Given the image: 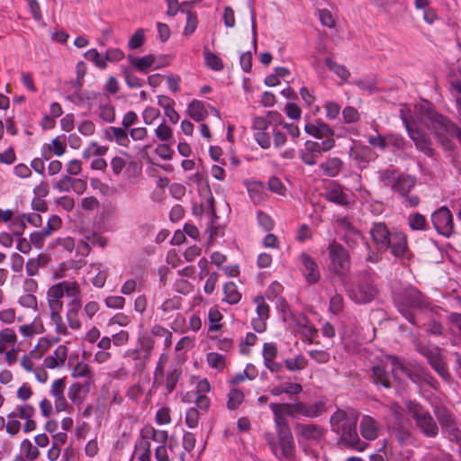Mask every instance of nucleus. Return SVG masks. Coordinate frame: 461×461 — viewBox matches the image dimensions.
<instances>
[{
  "label": "nucleus",
  "instance_id": "nucleus-33",
  "mask_svg": "<svg viewBox=\"0 0 461 461\" xmlns=\"http://www.w3.org/2000/svg\"><path fill=\"white\" fill-rule=\"evenodd\" d=\"M49 258L45 255H38L35 258L29 259L25 264L26 273L29 276H34L38 274L39 267H45Z\"/></svg>",
  "mask_w": 461,
  "mask_h": 461
},
{
  "label": "nucleus",
  "instance_id": "nucleus-3",
  "mask_svg": "<svg viewBox=\"0 0 461 461\" xmlns=\"http://www.w3.org/2000/svg\"><path fill=\"white\" fill-rule=\"evenodd\" d=\"M393 302L402 315L411 324L417 325L413 309H425L429 303L425 296L415 287L407 286L393 291Z\"/></svg>",
  "mask_w": 461,
  "mask_h": 461
},
{
  "label": "nucleus",
  "instance_id": "nucleus-25",
  "mask_svg": "<svg viewBox=\"0 0 461 461\" xmlns=\"http://www.w3.org/2000/svg\"><path fill=\"white\" fill-rule=\"evenodd\" d=\"M104 137L109 141H115L118 145L127 147L130 143L128 133L124 128L108 127L104 130Z\"/></svg>",
  "mask_w": 461,
  "mask_h": 461
},
{
  "label": "nucleus",
  "instance_id": "nucleus-46",
  "mask_svg": "<svg viewBox=\"0 0 461 461\" xmlns=\"http://www.w3.org/2000/svg\"><path fill=\"white\" fill-rule=\"evenodd\" d=\"M75 295L74 296H68L70 298V302L67 304L68 311L67 312L70 313H77L78 314L82 303H81V298H80V286L77 283L75 285Z\"/></svg>",
  "mask_w": 461,
  "mask_h": 461
},
{
  "label": "nucleus",
  "instance_id": "nucleus-64",
  "mask_svg": "<svg viewBox=\"0 0 461 461\" xmlns=\"http://www.w3.org/2000/svg\"><path fill=\"white\" fill-rule=\"evenodd\" d=\"M145 41V34L143 29H138L135 33L131 37L128 41V47L131 50H136L142 46Z\"/></svg>",
  "mask_w": 461,
  "mask_h": 461
},
{
  "label": "nucleus",
  "instance_id": "nucleus-44",
  "mask_svg": "<svg viewBox=\"0 0 461 461\" xmlns=\"http://www.w3.org/2000/svg\"><path fill=\"white\" fill-rule=\"evenodd\" d=\"M206 360L210 367L221 372L226 366V359L223 355L216 352H210L206 356Z\"/></svg>",
  "mask_w": 461,
  "mask_h": 461
},
{
  "label": "nucleus",
  "instance_id": "nucleus-19",
  "mask_svg": "<svg viewBox=\"0 0 461 461\" xmlns=\"http://www.w3.org/2000/svg\"><path fill=\"white\" fill-rule=\"evenodd\" d=\"M285 403L271 402L269 407L274 415V424L276 433L291 431L288 420L285 418L286 411L284 409Z\"/></svg>",
  "mask_w": 461,
  "mask_h": 461
},
{
  "label": "nucleus",
  "instance_id": "nucleus-2",
  "mask_svg": "<svg viewBox=\"0 0 461 461\" xmlns=\"http://www.w3.org/2000/svg\"><path fill=\"white\" fill-rule=\"evenodd\" d=\"M380 180L384 186L390 187L394 194L402 198V203L406 208L416 207L420 204V197L410 194L417 184L415 176L398 173L396 169L387 168L381 171Z\"/></svg>",
  "mask_w": 461,
  "mask_h": 461
},
{
  "label": "nucleus",
  "instance_id": "nucleus-38",
  "mask_svg": "<svg viewBox=\"0 0 461 461\" xmlns=\"http://www.w3.org/2000/svg\"><path fill=\"white\" fill-rule=\"evenodd\" d=\"M284 362L285 368L291 372L301 371L308 365L307 359L302 354L295 356L294 358H286Z\"/></svg>",
  "mask_w": 461,
  "mask_h": 461
},
{
  "label": "nucleus",
  "instance_id": "nucleus-16",
  "mask_svg": "<svg viewBox=\"0 0 461 461\" xmlns=\"http://www.w3.org/2000/svg\"><path fill=\"white\" fill-rule=\"evenodd\" d=\"M281 458L293 461L296 457V447L291 431L276 433Z\"/></svg>",
  "mask_w": 461,
  "mask_h": 461
},
{
  "label": "nucleus",
  "instance_id": "nucleus-57",
  "mask_svg": "<svg viewBox=\"0 0 461 461\" xmlns=\"http://www.w3.org/2000/svg\"><path fill=\"white\" fill-rule=\"evenodd\" d=\"M66 388L65 378H59L52 382L50 386V393L53 399L60 398L64 395Z\"/></svg>",
  "mask_w": 461,
  "mask_h": 461
},
{
  "label": "nucleus",
  "instance_id": "nucleus-50",
  "mask_svg": "<svg viewBox=\"0 0 461 461\" xmlns=\"http://www.w3.org/2000/svg\"><path fill=\"white\" fill-rule=\"evenodd\" d=\"M284 292V286L277 281L272 282L265 292V298L275 302L281 298Z\"/></svg>",
  "mask_w": 461,
  "mask_h": 461
},
{
  "label": "nucleus",
  "instance_id": "nucleus-48",
  "mask_svg": "<svg viewBox=\"0 0 461 461\" xmlns=\"http://www.w3.org/2000/svg\"><path fill=\"white\" fill-rule=\"evenodd\" d=\"M122 74L124 77L125 83L130 88H140L144 85V80L137 77L129 68H122Z\"/></svg>",
  "mask_w": 461,
  "mask_h": 461
},
{
  "label": "nucleus",
  "instance_id": "nucleus-26",
  "mask_svg": "<svg viewBox=\"0 0 461 461\" xmlns=\"http://www.w3.org/2000/svg\"><path fill=\"white\" fill-rule=\"evenodd\" d=\"M130 64L139 72L147 74L151 68H153L156 61V58L152 54L143 56L141 58H136L131 55L128 56Z\"/></svg>",
  "mask_w": 461,
  "mask_h": 461
},
{
  "label": "nucleus",
  "instance_id": "nucleus-41",
  "mask_svg": "<svg viewBox=\"0 0 461 461\" xmlns=\"http://www.w3.org/2000/svg\"><path fill=\"white\" fill-rule=\"evenodd\" d=\"M99 95L105 100V104H102L100 106V117L107 122H113L115 120V109L113 105L109 104V97L105 95Z\"/></svg>",
  "mask_w": 461,
  "mask_h": 461
},
{
  "label": "nucleus",
  "instance_id": "nucleus-60",
  "mask_svg": "<svg viewBox=\"0 0 461 461\" xmlns=\"http://www.w3.org/2000/svg\"><path fill=\"white\" fill-rule=\"evenodd\" d=\"M200 420V412L194 408L191 407L186 411L185 413V424L190 429H194L198 426Z\"/></svg>",
  "mask_w": 461,
  "mask_h": 461
},
{
  "label": "nucleus",
  "instance_id": "nucleus-30",
  "mask_svg": "<svg viewBox=\"0 0 461 461\" xmlns=\"http://www.w3.org/2000/svg\"><path fill=\"white\" fill-rule=\"evenodd\" d=\"M372 381L377 386H383L386 389L391 387L388 374L384 367L380 365L372 367Z\"/></svg>",
  "mask_w": 461,
  "mask_h": 461
},
{
  "label": "nucleus",
  "instance_id": "nucleus-22",
  "mask_svg": "<svg viewBox=\"0 0 461 461\" xmlns=\"http://www.w3.org/2000/svg\"><path fill=\"white\" fill-rule=\"evenodd\" d=\"M391 253L396 258H402L408 250L407 235L402 231H394L390 237Z\"/></svg>",
  "mask_w": 461,
  "mask_h": 461
},
{
  "label": "nucleus",
  "instance_id": "nucleus-8",
  "mask_svg": "<svg viewBox=\"0 0 461 461\" xmlns=\"http://www.w3.org/2000/svg\"><path fill=\"white\" fill-rule=\"evenodd\" d=\"M347 292L349 298L357 303H368L378 294L372 276H363L357 285L348 287Z\"/></svg>",
  "mask_w": 461,
  "mask_h": 461
},
{
  "label": "nucleus",
  "instance_id": "nucleus-1",
  "mask_svg": "<svg viewBox=\"0 0 461 461\" xmlns=\"http://www.w3.org/2000/svg\"><path fill=\"white\" fill-rule=\"evenodd\" d=\"M358 412L353 409H337L330 416L332 432L339 436V442L348 448L364 451L368 444L362 441L357 434Z\"/></svg>",
  "mask_w": 461,
  "mask_h": 461
},
{
  "label": "nucleus",
  "instance_id": "nucleus-37",
  "mask_svg": "<svg viewBox=\"0 0 461 461\" xmlns=\"http://www.w3.org/2000/svg\"><path fill=\"white\" fill-rule=\"evenodd\" d=\"M182 371L181 369L177 367L170 368L167 371L166 381H165V388L167 390V393H171L175 389L176 386L180 379Z\"/></svg>",
  "mask_w": 461,
  "mask_h": 461
},
{
  "label": "nucleus",
  "instance_id": "nucleus-12",
  "mask_svg": "<svg viewBox=\"0 0 461 461\" xmlns=\"http://www.w3.org/2000/svg\"><path fill=\"white\" fill-rule=\"evenodd\" d=\"M336 223L341 233V240L349 249H354L364 240L362 232L347 217L338 218Z\"/></svg>",
  "mask_w": 461,
  "mask_h": 461
},
{
  "label": "nucleus",
  "instance_id": "nucleus-17",
  "mask_svg": "<svg viewBox=\"0 0 461 461\" xmlns=\"http://www.w3.org/2000/svg\"><path fill=\"white\" fill-rule=\"evenodd\" d=\"M299 261L303 267V275L309 284H316L320 280V271L316 261L312 256L302 253Z\"/></svg>",
  "mask_w": 461,
  "mask_h": 461
},
{
  "label": "nucleus",
  "instance_id": "nucleus-47",
  "mask_svg": "<svg viewBox=\"0 0 461 461\" xmlns=\"http://www.w3.org/2000/svg\"><path fill=\"white\" fill-rule=\"evenodd\" d=\"M84 57L86 60L93 62L98 68L104 69L107 67L104 55H101L96 49L88 50Z\"/></svg>",
  "mask_w": 461,
  "mask_h": 461
},
{
  "label": "nucleus",
  "instance_id": "nucleus-32",
  "mask_svg": "<svg viewBox=\"0 0 461 461\" xmlns=\"http://www.w3.org/2000/svg\"><path fill=\"white\" fill-rule=\"evenodd\" d=\"M223 294L224 298L222 300L229 304H236L241 299V294L240 293L237 285L232 281L224 284Z\"/></svg>",
  "mask_w": 461,
  "mask_h": 461
},
{
  "label": "nucleus",
  "instance_id": "nucleus-4",
  "mask_svg": "<svg viewBox=\"0 0 461 461\" xmlns=\"http://www.w3.org/2000/svg\"><path fill=\"white\" fill-rule=\"evenodd\" d=\"M427 119L428 128L432 131L438 143L447 151L453 150L455 144L452 138H455L459 127L448 117L436 112H429Z\"/></svg>",
  "mask_w": 461,
  "mask_h": 461
},
{
  "label": "nucleus",
  "instance_id": "nucleus-35",
  "mask_svg": "<svg viewBox=\"0 0 461 461\" xmlns=\"http://www.w3.org/2000/svg\"><path fill=\"white\" fill-rule=\"evenodd\" d=\"M324 62L328 68L339 77L343 82L348 81L350 77L351 74L344 65L337 63L330 58H326Z\"/></svg>",
  "mask_w": 461,
  "mask_h": 461
},
{
  "label": "nucleus",
  "instance_id": "nucleus-29",
  "mask_svg": "<svg viewBox=\"0 0 461 461\" xmlns=\"http://www.w3.org/2000/svg\"><path fill=\"white\" fill-rule=\"evenodd\" d=\"M303 392L302 384L298 383L285 382L280 384L276 386H274L270 393L274 396H279L283 393L290 394V395H297Z\"/></svg>",
  "mask_w": 461,
  "mask_h": 461
},
{
  "label": "nucleus",
  "instance_id": "nucleus-49",
  "mask_svg": "<svg viewBox=\"0 0 461 461\" xmlns=\"http://www.w3.org/2000/svg\"><path fill=\"white\" fill-rule=\"evenodd\" d=\"M151 335L155 337L164 338V345L168 348L172 345V333L161 325L156 324L151 329Z\"/></svg>",
  "mask_w": 461,
  "mask_h": 461
},
{
  "label": "nucleus",
  "instance_id": "nucleus-10",
  "mask_svg": "<svg viewBox=\"0 0 461 461\" xmlns=\"http://www.w3.org/2000/svg\"><path fill=\"white\" fill-rule=\"evenodd\" d=\"M284 409L286 411L287 416L293 418L306 417L314 419L321 416L326 412V404L322 401L307 404L303 402H296L294 403H285Z\"/></svg>",
  "mask_w": 461,
  "mask_h": 461
},
{
  "label": "nucleus",
  "instance_id": "nucleus-59",
  "mask_svg": "<svg viewBox=\"0 0 461 461\" xmlns=\"http://www.w3.org/2000/svg\"><path fill=\"white\" fill-rule=\"evenodd\" d=\"M21 447L25 453V456L28 460H35L40 456L39 449L32 445L29 439L23 440Z\"/></svg>",
  "mask_w": 461,
  "mask_h": 461
},
{
  "label": "nucleus",
  "instance_id": "nucleus-6",
  "mask_svg": "<svg viewBox=\"0 0 461 461\" xmlns=\"http://www.w3.org/2000/svg\"><path fill=\"white\" fill-rule=\"evenodd\" d=\"M416 350L424 356L434 371L446 382H449L451 375L442 357L441 350L438 347L432 345H423L419 341L415 342Z\"/></svg>",
  "mask_w": 461,
  "mask_h": 461
},
{
  "label": "nucleus",
  "instance_id": "nucleus-55",
  "mask_svg": "<svg viewBox=\"0 0 461 461\" xmlns=\"http://www.w3.org/2000/svg\"><path fill=\"white\" fill-rule=\"evenodd\" d=\"M198 25V17L196 13L187 11V16H186V24L184 28V35L185 36H190L192 35Z\"/></svg>",
  "mask_w": 461,
  "mask_h": 461
},
{
  "label": "nucleus",
  "instance_id": "nucleus-36",
  "mask_svg": "<svg viewBox=\"0 0 461 461\" xmlns=\"http://www.w3.org/2000/svg\"><path fill=\"white\" fill-rule=\"evenodd\" d=\"M203 53L205 64L208 68L214 71H221L223 69V62L218 55L210 51L207 48H204Z\"/></svg>",
  "mask_w": 461,
  "mask_h": 461
},
{
  "label": "nucleus",
  "instance_id": "nucleus-20",
  "mask_svg": "<svg viewBox=\"0 0 461 461\" xmlns=\"http://www.w3.org/2000/svg\"><path fill=\"white\" fill-rule=\"evenodd\" d=\"M324 197L337 205L346 207L349 204L348 195L344 193L343 187L336 182H332L330 186L326 187Z\"/></svg>",
  "mask_w": 461,
  "mask_h": 461
},
{
  "label": "nucleus",
  "instance_id": "nucleus-45",
  "mask_svg": "<svg viewBox=\"0 0 461 461\" xmlns=\"http://www.w3.org/2000/svg\"><path fill=\"white\" fill-rule=\"evenodd\" d=\"M223 316L217 307H212L208 312V320L210 321L209 331H217L221 329L220 321Z\"/></svg>",
  "mask_w": 461,
  "mask_h": 461
},
{
  "label": "nucleus",
  "instance_id": "nucleus-62",
  "mask_svg": "<svg viewBox=\"0 0 461 461\" xmlns=\"http://www.w3.org/2000/svg\"><path fill=\"white\" fill-rule=\"evenodd\" d=\"M181 307V298L174 296L173 298L166 300L160 306V309L165 314L173 311L178 310Z\"/></svg>",
  "mask_w": 461,
  "mask_h": 461
},
{
  "label": "nucleus",
  "instance_id": "nucleus-34",
  "mask_svg": "<svg viewBox=\"0 0 461 461\" xmlns=\"http://www.w3.org/2000/svg\"><path fill=\"white\" fill-rule=\"evenodd\" d=\"M226 406L230 411L237 410L244 401V393L239 388L233 387L228 393Z\"/></svg>",
  "mask_w": 461,
  "mask_h": 461
},
{
  "label": "nucleus",
  "instance_id": "nucleus-28",
  "mask_svg": "<svg viewBox=\"0 0 461 461\" xmlns=\"http://www.w3.org/2000/svg\"><path fill=\"white\" fill-rule=\"evenodd\" d=\"M141 440H148L149 438L153 441L159 443L160 445H166L168 439V434L166 430L156 429L151 426H147L141 430Z\"/></svg>",
  "mask_w": 461,
  "mask_h": 461
},
{
  "label": "nucleus",
  "instance_id": "nucleus-23",
  "mask_svg": "<svg viewBox=\"0 0 461 461\" xmlns=\"http://www.w3.org/2000/svg\"><path fill=\"white\" fill-rule=\"evenodd\" d=\"M359 429L362 437L366 440H375L379 435L377 421L369 415H364L360 420Z\"/></svg>",
  "mask_w": 461,
  "mask_h": 461
},
{
  "label": "nucleus",
  "instance_id": "nucleus-58",
  "mask_svg": "<svg viewBox=\"0 0 461 461\" xmlns=\"http://www.w3.org/2000/svg\"><path fill=\"white\" fill-rule=\"evenodd\" d=\"M50 320L55 324V330L58 334H59V335H67L68 334V329L62 320L60 312H50Z\"/></svg>",
  "mask_w": 461,
  "mask_h": 461
},
{
  "label": "nucleus",
  "instance_id": "nucleus-11",
  "mask_svg": "<svg viewBox=\"0 0 461 461\" xmlns=\"http://www.w3.org/2000/svg\"><path fill=\"white\" fill-rule=\"evenodd\" d=\"M431 222L435 230L441 236L449 238L454 234L453 215L447 206H441L431 214Z\"/></svg>",
  "mask_w": 461,
  "mask_h": 461
},
{
  "label": "nucleus",
  "instance_id": "nucleus-53",
  "mask_svg": "<svg viewBox=\"0 0 461 461\" xmlns=\"http://www.w3.org/2000/svg\"><path fill=\"white\" fill-rule=\"evenodd\" d=\"M136 450H140L138 455L139 461H151L150 442L149 440H140L135 445Z\"/></svg>",
  "mask_w": 461,
  "mask_h": 461
},
{
  "label": "nucleus",
  "instance_id": "nucleus-9",
  "mask_svg": "<svg viewBox=\"0 0 461 461\" xmlns=\"http://www.w3.org/2000/svg\"><path fill=\"white\" fill-rule=\"evenodd\" d=\"M327 249L331 271L338 276L344 275L350 266V258L347 249L336 240H332Z\"/></svg>",
  "mask_w": 461,
  "mask_h": 461
},
{
  "label": "nucleus",
  "instance_id": "nucleus-5",
  "mask_svg": "<svg viewBox=\"0 0 461 461\" xmlns=\"http://www.w3.org/2000/svg\"><path fill=\"white\" fill-rule=\"evenodd\" d=\"M406 409L413 419L416 428L427 438H435L438 434V426L429 411L420 402L409 401Z\"/></svg>",
  "mask_w": 461,
  "mask_h": 461
},
{
  "label": "nucleus",
  "instance_id": "nucleus-39",
  "mask_svg": "<svg viewBox=\"0 0 461 461\" xmlns=\"http://www.w3.org/2000/svg\"><path fill=\"white\" fill-rule=\"evenodd\" d=\"M407 220L408 225L412 230H425L428 228L425 216L420 212L411 213Z\"/></svg>",
  "mask_w": 461,
  "mask_h": 461
},
{
  "label": "nucleus",
  "instance_id": "nucleus-21",
  "mask_svg": "<svg viewBox=\"0 0 461 461\" xmlns=\"http://www.w3.org/2000/svg\"><path fill=\"white\" fill-rule=\"evenodd\" d=\"M304 131L315 139H324V137H333L334 131L321 120H316L314 122H307L304 125Z\"/></svg>",
  "mask_w": 461,
  "mask_h": 461
},
{
  "label": "nucleus",
  "instance_id": "nucleus-7",
  "mask_svg": "<svg viewBox=\"0 0 461 461\" xmlns=\"http://www.w3.org/2000/svg\"><path fill=\"white\" fill-rule=\"evenodd\" d=\"M76 281L66 280L58 283L49 288L47 292L48 305L51 312H61L63 309L62 298L66 295H75V285Z\"/></svg>",
  "mask_w": 461,
  "mask_h": 461
},
{
  "label": "nucleus",
  "instance_id": "nucleus-63",
  "mask_svg": "<svg viewBox=\"0 0 461 461\" xmlns=\"http://www.w3.org/2000/svg\"><path fill=\"white\" fill-rule=\"evenodd\" d=\"M155 135L158 140L167 141L173 138V131L169 126L163 122L155 130Z\"/></svg>",
  "mask_w": 461,
  "mask_h": 461
},
{
  "label": "nucleus",
  "instance_id": "nucleus-61",
  "mask_svg": "<svg viewBox=\"0 0 461 461\" xmlns=\"http://www.w3.org/2000/svg\"><path fill=\"white\" fill-rule=\"evenodd\" d=\"M262 355L264 363L276 359L277 356V347L273 342H267L263 345Z\"/></svg>",
  "mask_w": 461,
  "mask_h": 461
},
{
  "label": "nucleus",
  "instance_id": "nucleus-40",
  "mask_svg": "<svg viewBox=\"0 0 461 461\" xmlns=\"http://www.w3.org/2000/svg\"><path fill=\"white\" fill-rule=\"evenodd\" d=\"M88 387L89 386H86V384H80V383H74L72 384L69 388H68V399L73 402V403H76V404H80L82 403L84 398L83 397H80L79 394L80 393L85 389L86 393L88 392Z\"/></svg>",
  "mask_w": 461,
  "mask_h": 461
},
{
  "label": "nucleus",
  "instance_id": "nucleus-27",
  "mask_svg": "<svg viewBox=\"0 0 461 461\" xmlns=\"http://www.w3.org/2000/svg\"><path fill=\"white\" fill-rule=\"evenodd\" d=\"M208 206L212 216V220L209 225V238L212 240L218 236L223 235V230L221 227L215 221L218 219V216L216 214L215 201L212 194L208 199Z\"/></svg>",
  "mask_w": 461,
  "mask_h": 461
},
{
  "label": "nucleus",
  "instance_id": "nucleus-31",
  "mask_svg": "<svg viewBox=\"0 0 461 461\" xmlns=\"http://www.w3.org/2000/svg\"><path fill=\"white\" fill-rule=\"evenodd\" d=\"M187 112L189 116L196 122L204 120L208 115L203 103L199 100L192 101L187 107Z\"/></svg>",
  "mask_w": 461,
  "mask_h": 461
},
{
  "label": "nucleus",
  "instance_id": "nucleus-18",
  "mask_svg": "<svg viewBox=\"0 0 461 461\" xmlns=\"http://www.w3.org/2000/svg\"><path fill=\"white\" fill-rule=\"evenodd\" d=\"M295 431L305 440L318 441L325 435V430L317 424L296 423Z\"/></svg>",
  "mask_w": 461,
  "mask_h": 461
},
{
  "label": "nucleus",
  "instance_id": "nucleus-43",
  "mask_svg": "<svg viewBox=\"0 0 461 461\" xmlns=\"http://www.w3.org/2000/svg\"><path fill=\"white\" fill-rule=\"evenodd\" d=\"M71 375L74 378H81V377H86L88 378V382L86 383V386H89L91 380H92V373L89 366L81 361L78 362L73 368Z\"/></svg>",
  "mask_w": 461,
  "mask_h": 461
},
{
  "label": "nucleus",
  "instance_id": "nucleus-52",
  "mask_svg": "<svg viewBox=\"0 0 461 461\" xmlns=\"http://www.w3.org/2000/svg\"><path fill=\"white\" fill-rule=\"evenodd\" d=\"M254 303L257 304V314L260 320H267L269 318V311L270 308L268 304L265 302L264 296H256L254 298Z\"/></svg>",
  "mask_w": 461,
  "mask_h": 461
},
{
  "label": "nucleus",
  "instance_id": "nucleus-24",
  "mask_svg": "<svg viewBox=\"0 0 461 461\" xmlns=\"http://www.w3.org/2000/svg\"><path fill=\"white\" fill-rule=\"evenodd\" d=\"M344 167V162L338 157L328 158L319 164L322 175L327 177H336Z\"/></svg>",
  "mask_w": 461,
  "mask_h": 461
},
{
  "label": "nucleus",
  "instance_id": "nucleus-51",
  "mask_svg": "<svg viewBox=\"0 0 461 461\" xmlns=\"http://www.w3.org/2000/svg\"><path fill=\"white\" fill-rule=\"evenodd\" d=\"M411 450H401L397 447H391L390 450L385 453L387 461H409L411 456Z\"/></svg>",
  "mask_w": 461,
  "mask_h": 461
},
{
  "label": "nucleus",
  "instance_id": "nucleus-42",
  "mask_svg": "<svg viewBox=\"0 0 461 461\" xmlns=\"http://www.w3.org/2000/svg\"><path fill=\"white\" fill-rule=\"evenodd\" d=\"M19 332L24 338H32L37 334L44 332V329L41 323L33 321L30 324L22 325L19 327Z\"/></svg>",
  "mask_w": 461,
  "mask_h": 461
},
{
  "label": "nucleus",
  "instance_id": "nucleus-15",
  "mask_svg": "<svg viewBox=\"0 0 461 461\" xmlns=\"http://www.w3.org/2000/svg\"><path fill=\"white\" fill-rule=\"evenodd\" d=\"M408 136L413 141L415 148L429 158L435 156V150L432 148V141L429 137L419 129L409 130Z\"/></svg>",
  "mask_w": 461,
  "mask_h": 461
},
{
  "label": "nucleus",
  "instance_id": "nucleus-13",
  "mask_svg": "<svg viewBox=\"0 0 461 461\" xmlns=\"http://www.w3.org/2000/svg\"><path fill=\"white\" fill-rule=\"evenodd\" d=\"M433 411L442 430L449 436L457 438L459 437V429L455 414L444 405H436Z\"/></svg>",
  "mask_w": 461,
  "mask_h": 461
},
{
  "label": "nucleus",
  "instance_id": "nucleus-14",
  "mask_svg": "<svg viewBox=\"0 0 461 461\" xmlns=\"http://www.w3.org/2000/svg\"><path fill=\"white\" fill-rule=\"evenodd\" d=\"M369 234L377 251L385 252L389 249L392 232L384 222H374Z\"/></svg>",
  "mask_w": 461,
  "mask_h": 461
},
{
  "label": "nucleus",
  "instance_id": "nucleus-54",
  "mask_svg": "<svg viewBox=\"0 0 461 461\" xmlns=\"http://www.w3.org/2000/svg\"><path fill=\"white\" fill-rule=\"evenodd\" d=\"M388 146L393 147L395 150H405L408 143L405 139L400 134H388L387 135Z\"/></svg>",
  "mask_w": 461,
  "mask_h": 461
},
{
  "label": "nucleus",
  "instance_id": "nucleus-56",
  "mask_svg": "<svg viewBox=\"0 0 461 461\" xmlns=\"http://www.w3.org/2000/svg\"><path fill=\"white\" fill-rule=\"evenodd\" d=\"M448 81L451 89L461 95V68H457L449 73Z\"/></svg>",
  "mask_w": 461,
  "mask_h": 461
}]
</instances>
